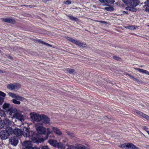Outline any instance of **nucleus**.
Returning a JSON list of instances; mask_svg holds the SVG:
<instances>
[{
  "label": "nucleus",
  "instance_id": "f257e3e1",
  "mask_svg": "<svg viewBox=\"0 0 149 149\" xmlns=\"http://www.w3.org/2000/svg\"><path fill=\"white\" fill-rule=\"evenodd\" d=\"M37 132H30L31 138L33 142L34 143H41L43 141V138H41L42 134L45 135L46 130V129L42 126H39L36 128Z\"/></svg>",
  "mask_w": 149,
  "mask_h": 149
},
{
  "label": "nucleus",
  "instance_id": "f03ea898",
  "mask_svg": "<svg viewBox=\"0 0 149 149\" xmlns=\"http://www.w3.org/2000/svg\"><path fill=\"white\" fill-rule=\"evenodd\" d=\"M12 131L13 134H14L17 136L23 135L24 137L31 138V134L29 129L26 127H24L22 129L16 128L13 130L12 129Z\"/></svg>",
  "mask_w": 149,
  "mask_h": 149
},
{
  "label": "nucleus",
  "instance_id": "7ed1b4c3",
  "mask_svg": "<svg viewBox=\"0 0 149 149\" xmlns=\"http://www.w3.org/2000/svg\"><path fill=\"white\" fill-rule=\"evenodd\" d=\"M12 128L10 127H7L4 130L0 131V137L3 140H6L8 137L9 135L13 134Z\"/></svg>",
  "mask_w": 149,
  "mask_h": 149
},
{
  "label": "nucleus",
  "instance_id": "20e7f679",
  "mask_svg": "<svg viewBox=\"0 0 149 149\" xmlns=\"http://www.w3.org/2000/svg\"><path fill=\"white\" fill-rule=\"evenodd\" d=\"M48 143L50 145L54 147L57 148L58 149H65V146L61 142L58 143L57 141L55 140L51 139L48 141Z\"/></svg>",
  "mask_w": 149,
  "mask_h": 149
},
{
  "label": "nucleus",
  "instance_id": "39448f33",
  "mask_svg": "<svg viewBox=\"0 0 149 149\" xmlns=\"http://www.w3.org/2000/svg\"><path fill=\"white\" fill-rule=\"evenodd\" d=\"M67 39L69 41L73 43L76 44L77 45L83 48H86V46L85 43H83L80 41L76 40L70 37H68Z\"/></svg>",
  "mask_w": 149,
  "mask_h": 149
},
{
  "label": "nucleus",
  "instance_id": "423d86ee",
  "mask_svg": "<svg viewBox=\"0 0 149 149\" xmlns=\"http://www.w3.org/2000/svg\"><path fill=\"white\" fill-rule=\"evenodd\" d=\"M7 88L12 90H17L20 87V84L19 83L10 84L7 86Z\"/></svg>",
  "mask_w": 149,
  "mask_h": 149
},
{
  "label": "nucleus",
  "instance_id": "0eeeda50",
  "mask_svg": "<svg viewBox=\"0 0 149 149\" xmlns=\"http://www.w3.org/2000/svg\"><path fill=\"white\" fill-rule=\"evenodd\" d=\"M30 116L32 120L37 122H40L42 120L41 114L39 115L36 113L35 114L31 113Z\"/></svg>",
  "mask_w": 149,
  "mask_h": 149
},
{
  "label": "nucleus",
  "instance_id": "6e6552de",
  "mask_svg": "<svg viewBox=\"0 0 149 149\" xmlns=\"http://www.w3.org/2000/svg\"><path fill=\"white\" fill-rule=\"evenodd\" d=\"M8 95L10 96L13 98L16 99L18 100L23 101L25 99L24 97L12 93H9Z\"/></svg>",
  "mask_w": 149,
  "mask_h": 149
},
{
  "label": "nucleus",
  "instance_id": "1a4fd4ad",
  "mask_svg": "<svg viewBox=\"0 0 149 149\" xmlns=\"http://www.w3.org/2000/svg\"><path fill=\"white\" fill-rule=\"evenodd\" d=\"M10 142L13 146H16L18 143V138L17 136H13L10 139Z\"/></svg>",
  "mask_w": 149,
  "mask_h": 149
},
{
  "label": "nucleus",
  "instance_id": "9d476101",
  "mask_svg": "<svg viewBox=\"0 0 149 149\" xmlns=\"http://www.w3.org/2000/svg\"><path fill=\"white\" fill-rule=\"evenodd\" d=\"M17 109L14 107H10L8 110L7 112L10 116H13V117L15 116V114L17 113Z\"/></svg>",
  "mask_w": 149,
  "mask_h": 149
},
{
  "label": "nucleus",
  "instance_id": "9b49d317",
  "mask_svg": "<svg viewBox=\"0 0 149 149\" xmlns=\"http://www.w3.org/2000/svg\"><path fill=\"white\" fill-rule=\"evenodd\" d=\"M42 121L43 123L46 124H49L50 121V118L44 114H41Z\"/></svg>",
  "mask_w": 149,
  "mask_h": 149
},
{
  "label": "nucleus",
  "instance_id": "f8f14e48",
  "mask_svg": "<svg viewBox=\"0 0 149 149\" xmlns=\"http://www.w3.org/2000/svg\"><path fill=\"white\" fill-rule=\"evenodd\" d=\"M23 145L25 146L23 149H32V146L31 142L28 141H24L23 143Z\"/></svg>",
  "mask_w": 149,
  "mask_h": 149
},
{
  "label": "nucleus",
  "instance_id": "ddd939ff",
  "mask_svg": "<svg viewBox=\"0 0 149 149\" xmlns=\"http://www.w3.org/2000/svg\"><path fill=\"white\" fill-rule=\"evenodd\" d=\"M136 113L138 115L145 118L146 119L149 120V116L144 114L143 113L138 110H136Z\"/></svg>",
  "mask_w": 149,
  "mask_h": 149
},
{
  "label": "nucleus",
  "instance_id": "4468645a",
  "mask_svg": "<svg viewBox=\"0 0 149 149\" xmlns=\"http://www.w3.org/2000/svg\"><path fill=\"white\" fill-rule=\"evenodd\" d=\"M13 118H16L17 119L22 121L24 119L23 115L20 113L17 112L13 117Z\"/></svg>",
  "mask_w": 149,
  "mask_h": 149
},
{
  "label": "nucleus",
  "instance_id": "2eb2a0df",
  "mask_svg": "<svg viewBox=\"0 0 149 149\" xmlns=\"http://www.w3.org/2000/svg\"><path fill=\"white\" fill-rule=\"evenodd\" d=\"M139 3V0H131L129 4L131 6L136 7L138 5Z\"/></svg>",
  "mask_w": 149,
  "mask_h": 149
},
{
  "label": "nucleus",
  "instance_id": "dca6fc26",
  "mask_svg": "<svg viewBox=\"0 0 149 149\" xmlns=\"http://www.w3.org/2000/svg\"><path fill=\"white\" fill-rule=\"evenodd\" d=\"M2 20L3 22L12 24H14L15 23V21L14 19L10 18H3Z\"/></svg>",
  "mask_w": 149,
  "mask_h": 149
},
{
  "label": "nucleus",
  "instance_id": "f3484780",
  "mask_svg": "<svg viewBox=\"0 0 149 149\" xmlns=\"http://www.w3.org/2000/svg\"><path fill=\"white\" fill-rule=\"evenodd\" d=\"M127 148L128 149H139V148L132 143H127Z\"/></svg>",
  "mask_w": 149,
  "mask_h": 149
},
{
  "label": "nucleus",
  "instance_id": "a211bd4d",
  "mask_svg": "<svg viewBox=\"0 0 149 149\" xmlns=\"http://www.w3.org/2000/svg\"><path fill=\"white\" fill-rule=\"evenodd\" d=\"M52 129L54 132L56 134L61 135L62 134V133L60 131V130L58 129L57 127H52Z\"/></svg>",
  "mask_w": 149,
  "mask_h": 149
},
{
  "label": "nucleus",
  "instance_id": "6ab92c4d",
  "mask_svg": "<svg viewBox=\"0 0 149 149\" xmlns=\"http://www.w3.org/2000/svg\"><path fill=\"white\" fill-rule=\"evenodd\" d=\"M67 16L71 20L76 22H80V20L78 18L70 15H67Z\"/></svg>",
  "mask_w": 149,
  "mask_h": 149
},
{
  "label": "nucleus",
  "instance_id": "aec40b11",
  "mask_svg": "<svg viewBox=\"0 0 149 149\" xmlns=\"http://www.w3.org/2000/svg\"><path fill=\"white\" fill-rule=\"evenodd\" d=\"M135 69L141 73H145L149 75V72L147 70H144L142 69L138 68H135Z\"/></svg>",
  "mask_w": 149,
  "mask_h": 149
},
{
  "label": "nucleus",
  "instance_id": "412c9836",
  "mask_svg": "<svg viewBox=\"0 0 149 149\" xmlns=\"http://www.w3.org/2000/svg\"><path fill=\"white\" fill-rule=\"evenodd\" d=\"M37 41L38 42L42 44H43L50 47H52V46L51 45L43 41H42L40 39L38 40Z\"/></svg>",
  "mask_w": 149,
  "mask_h": 149
},
{
  "label": "nucleus",
  "instance_id": "4be33fe9",
  "mask_svg": "<svg viewBox=\"0 0 149 149\" xmlns=\"http://www.w3.org/2000/svg\"><path fill=\"white\" fill-rule=\"evenodd\" d=\"M51 131L49 130V128H47V134L46 135H45V136L44 138H43V141L47 139V138L48 137Z\"/></svg>",
  "mask_w": 149,
  "mask_h": 149
},
{
  "label": "nucleus",
  "instance_id": "5701e85b",
  "mask_svg": "<svg viewBox=\"0 0 149 149\" xmlns=\"http://www.w3.org/2000/svg\"><path fill=\"white\" fill-rule=\"evenodd\" d=\"M104 9L109 11H112L114 10V8L111 6L110 7H106L104 8Z\"/></svg>",
  "mask_w": 149,
  "mask_h": 149
},
{
  "label": "nucleus",
  "instance_id": "b1692460",
  "mask_svg": "<svg viewBox=\"0 0 149 149\" xmlns=\"http://www.w3.org/2000/svg\"><path fill=\"white\" fill-rule=\"evenodd\" d=\"M5 125V122L4 120H0V129L3 128Z\"/></svg>",
  "mask_w": 149,
  "mask_h": 149
},
{
  "label": "nucleus",
  "instance_id": "393cba45",
  "mask_svg": "<svg viewBox=\"0 0 149 149\" xmlns=\"http://www.w3.org/2000/svg\"><path fill=\"white\" fill-rule=\"evenodd\" d=\"M18 100L17 99H13L12 100V102L15 104H17L19 105L20 104V102L19 101H18Z\"/></svg>",
  "mask_w": 149,
  "mask_h": 149
},
{
  "label": "nucleus",
  "instance_id": "a878e982",
  "mask_svg": "<svg viewBox=\"0 0 149 149\" xmlns=\"http://www.w3.org/2000/svg\"><path fill=\"white\" fill-rule=\"evenodd\" d=\"M10 106V104L7 103H5L3 105L2 107L4 109H6L8 108Z\"/></svg>",
  "mask_w": 149,
  "mask_h": 149
},
{
  "label": "nucleus",
  "instance_id": "bb28decb",
  "mask_svg": "<svg viewBox=\"0 0 149 149\" xmlns=\"http://www.w3.org/2000/svg\"><path fill=\"white\" fill-rule=\"evenodd\" d=\"M128 77L132 79L134 81H139L137 79L134 78V76H132V75H131V74H128Z\"/></svg>",
  "mask_w": 149,
  "mask_h": 149
},
{
  "label": "nucleus",
  "instance_id": "cd10ccee",
  "mask_svg": "<svg viewBox=\"0 0 149 149\" xmlns=\"http://www.w3.org/2000/svg\"><path fill=\"white\" fill-rule=\"evenodd\" d=\"M127 143H125L121 145H119L118 146L123 148H127Z\"/></svg>",
  "mask_w": 149,
  "mask_h": 149
},
{
  "label": "nucleus",
  "instance_id": "c85d7f7f",
  "mask_svg": "<svg viewBox=\"0 0 149 149\" xmlns=\"http://www.w3.org/2000/svg\"><path fill=\"white\" fill-rule=\"evenodd\" d=\"M66 70L67 72L70 74L72 73L75 71V70L73 69H67Z\"/></svg>",
  "mask_w": 149,
  "mask_h": 149
},
{
  "label": "nucleus",
  "instance_id": "c756f323",
  "mask_svg": "<svg viewBox=\"0 0 149 149\" xmlns=\"http://www.w3.org/2000/svg\"><path fill=\"white\" fill-rule=\"evenodd\" d=\"M5 122V125H9L10 123V120L8 118H6L5 119V120L4 121Z\"/></svg>",
  "mask_w": 149,
  "mask_h": 149
},
{
  "label": "nucleus",
  "instance_id": "7c9ffc66",
  "mask_svg": "<svg viewBox=\"0 0 149 149\" xmlns=\"http://www.w3.org/2000/svg\"><path fill=\"white\" fill-rule=\"evenodd\" d=\"M134 7H133L132 6L131 7H130V9H129L130 10V11L134 12H136L137 10L136 8H134Z\"/></svg>",
  "mask_w": 149,
  "mask_h": 149
},
{
  "label": "nucleus",
  "instance_id": "2f4dec72",
  "mask_svg": "<svg viewBox=\"0 0 149 149\" xmlns=\"http://www.w3.org/2000/svg\"><path fill=\"white\" fill-rule=\"evenodd\" d=\"M115 0H106V3L110 4H113L115 2Z\"/></svg>",
  "mask_w": 149,
  "mask_h": 149
},
{
  "label": "nucleus",
  "instance_id": "473e14b6",
  "mask_svg": "<svg viewBox=\"0 0 149 149\" xmlns=\"http://www.w3.org/2000/svg\"><path fill=\"white\" fill-rule=\"evenodd\" d=\"M0 116L1 117H5L6 114L3 111H0Z\"/></svg>",
  "mask_w": 149,
  "mask_h": 149
},
{
  "label": "nucleus",
  "instance_id": "72a5a7b5",
  "mask_svg": "<svg viewBox=\"0 0 149 149\" xmlns=\"http://www.w3.org/2000/svg\"><path fill=\"white\" fill-rule=\"evenodd\" d=\"M5 98L3 97H1L0 96V105L2 104L4 101Z\"/></svg>",
  "mask_w": 149,
  "mask_h": 149
},
{
  "label": "nucleus",
  "instance_id": "f704fd0d",
  "mask_svg": "<svg viewBox=\"0 0 149 149\" xmlns=\"http://www.w3.org/2000/svg\"><path fill=\"white\" fill-rule=\"evenodd\" d=\"M6 96V94L3 92L0 91V96H1V97H3L4 98Z\"/></svg>",
  "mask_w": 149,
  "mask_h": 149
},
{
  "label": "nucleus",
  "instance_id": "c9c22d12",
  "mask_svg": "<svg viewBox=\"0 0 149 149\" xmlns=\"http://www.w3.org/2000/svg\"><path fill=\"white\" fill-rule=\"evenodd\" d=\"M124 3L127 5L129 4L131 0H122Z\"/></svg>",
  "mask_w": 149,
  "mask_h": 149
},
{
  "label": "nucleus",
  "instance_id": "e433bc0d",
  "mask_svg": "<svg viewBox=\"0 0 149 149\" xmlns=\"http://www.w3.org/2000/svg\"><path fill=\"white\" fill-rule=\"evenodd\" d=\"M113 58L114 59L118 61L120 59H121L120 58L116 56H114L113 57Z\"/></svg>",
  "mask_w": 149,
  "mask_h": 149
},
{
  "label": "nucleus",
  "instance_id": "4c0bfd02",
  "mask_svg": "<svg viewBox=\"0 0 149 149\" xmlns=\"http://www.w3.org/2000/svg\"><path fill=\"white\" fill-rule=\"evenodd\" d=\"M144 3L146 5V6L149 7V0H147L146 1H145Z\"/></svg>",
  "mask_w": 149,
  "mask_h": 149
},
{
  "label": "nucleus",
  "instance_id": "58836bf2",
  "mask_svg": "<svg viewBox=\"0 0 149 149\" xmlns=\"http://www.w3.org/2000/svg\"><path fill=\"white\" fill-rule=\"evenodd\" d=\"M143 129L144 130L146 131L147 132V131H149L147 130L148 129V128L146 126H144L143 127Z\"/></svg>",
  "mask_w": 149,
  "mask_h": 149
},
{
  "label": "nucleus",
  "instance_id": "ea45409f",
  "mask_svg": "<svg viewBox=\"0 0 149 149\" xmlns=\"http://www.w3.org/2000/svg\"><path fill=\"white\" fill-rule=\"evenodd\" d=\"M129 29H136L135 27L134 26H129Z\"/></svg>",
  "mask_w": 149,
  "mask_h": 149
},
{
  "label": "nucleus",
  "instance_id": "a19ab883",
  "mask_svg": "<svg viewBox=\"0 0 149 149\" xmlns=\"http://www.w3.org/2000/svg\"><path fill=\"white\" fill-rule=\"evenodd\" d=\"M99 1L101 3H106V0H99Z\"/></svg>",
  "mask_w": 149,
  "mask_h": 149
},
{
  "label": "nucleus",
  "instance_id": "79ce46f5",
  "mask_svg": "<svg viewBox=\"0 0 149 149\" xmlns=\"http://www.w3.org/2000/svg\"><path fill=\"white\" fill-rule=\"evenodd\" d=\"M7 56L8 58L11 60H13V57L12 56H10V55H8Z\"/></svg>",
  "mask_w": 149,
  "mask_h": 149
},
{
  "label": "nucleus",
  "instance_id": "37998d69",
  "mask_svg": "<svg viewBox=\"0 0 149 149\" xmlns=\"http://www.w3.org/2000/svg\"><path fill=\"white\" fill-rule=\"evenodd\" d=\"M67 133L68 135L71 136H72V137L73 136V134L72 133H71L70 132H67Z\"/></svg>",
  "mask_w": 149,
  "mask_h": 149
},
{
  "label": "nucleus",
  "instance_id": "c03bdc74",
  "mask_svg": "<svg viewBox=\"0 0 149 149\" xmlns=\"http://www.w3.org/2000/svg\"><path fill=\"white\" fill-rule=\"evenodd\" d=\"M41 149H49L48 148V147L47 146H42L41 148Z\"/></svg>",
  "mask_w": 149,
  "mask_h": 149
},
{
  "label": "nucleus",
  "instance_id": "a18cd8bd",
  "mask_svg": "<svg viewBox=\"0 0 149 149\" xmlns=\"http://www.w3.org/2000/svg\"><path fill=\"white\" fill-rule=\"evenodd\" d=\"M65 3L69 5L71 4V1L69 0H67L66 1Z\"/></svg>",
  "mask_w": 149,
  "mask_h": 149
},
{
  "label": "nucleus",
  "instance_id": "49530a36",
  "mask_svg": "<svg viewBox=\"0 0 149 149\" xmlns=\"http://www.w3.org/2000/svg\"><path fill=\"white\" fill-rule=\"evenodd\" d=\"M145 11L147 12H149V8H147L145 9Z\"/></svg>",
  "mask_w": 149,
  "mask_h": 149
},
{
  "label": "nucleus",
  "instance_id": "de8ad7c7",
  "mask_svg": "<svg viewBox=\"0 0 149 149\" xmlns=\"http://www.w3.org/2000/svg\"><path fill=\"white\" fill-rule=\"evenodd\" d=\"M122 13L124 14H128V13L127 11H123Z\"/></svg>",
  "mask_w": 149,
  "mask_h": 149
},
{
  "label": "nucleus",
  "instance_id": "09e8293b",
  "mask_svg": "<svg viewBox=\"0 0 149 149\" xmlns=\"http://www.w3.org/2000/svg\"><path fill=\"white\" fill-rule=\"evenodd\" d=\"M130 6H127V7L125 8V9L126 10H129L130 11V10H129V9H130Z\"/></svg>",
  "mask_w": 149,
  "mask_h": 149
},
{
  "label": "nucleus",
  "instance_id": "8fccbe9b",
  "mask_svg": "<svg viewBox=\"0 0 149 149\" xmlns=\"http://www.w3.org/2000/svg\"><path fill=\"white\" fill-rule=\"evenodd\" d=\"M32 149H40V148L37 147H32Z\"/></svg>",
  "mask_w": 149,
  "mask_h": 149
},
{
  "label": "nucleus",
  "instance_id": "3c124183",
  "mask_svg": "<svg viewBox=\"0 0 149 149\" xmlns=\"http://www.w3.org/2000/svg\"><path fill=\"white\" fill-rule=\"evenodd\" d=\"M145 147L146 149H149V145H146Z\"/></svg>",
  "mask_w": 149,
  "mask_h": 149
},
{
  "label": "nucleus",
  "instance_id": "603ef678",
  "mask_svg": "<svg viewBox=\"0 0 149 149\" xmlns=\"http://www.w3.org/2000/svg\"><path fill=\"white\" fill-rule=\"evenodd\" d=\"M3 71L1 70H0V73H3Z\"/></svg>",
  "mask_w": 149,
  "mask_h": 149
},
{
  "label": "nucleus",
  "instance_id": "864d4df0",
  "mask_svg": "<svg viewBox=\"0 0 149 149\" xmlns=\"http://www.w3.org/2000/svg\"><path fill=\"white\" fill-rule=\"evenodd\" d=\"M101 23H105V22L104 21H101Z\"/></svg>",
  "mask_w": 149,
  "mask_h": 149
},
{
  "label": "nucleus",
  "instance_id": "5fc2aeb1",
  "mask_svg": "<svg viewBox=\"0 0 149 149\" xmlns=\"http://www.w3.org/2000/svg\"><path fill=\"white\" fill-rule=\"evenodd\" d=\"M146 6H146H146L145 5V6H143V8H145Z\"/></svg>",
  "mask_w": 149,
  "mask_h": 149
},
{
  "label": "nucleus",
  "instance_id": "6e6d98bb",
  "mask_svg": "<svg viewBox=\"0 0 149 149\" xmlns=\"http://www.w3.org/2000/svg\"><path fill=\"white\" fill-rule=\"evenodd\" d=\"M147 133L149 135V131H147Z\"/></svg>",
  "mask_w": 149,
  "mask_h": 149
},
{
  "label": "nucleus",
  "instance_id": "4d7b16f0",
  "mask_svg": "<svg viewBox=\"0 0 149 149\" xmlns=\"http://www.w3.org/2000/svg\"><path fill=\"white\" fill-rule=\"evenodd\" d=\"M1 50L0 49V53H1Z\"/></svg>",
  "mask_w": 149,
  "mask_h": 149
},
{
  "label": "nucleus",
  "instance_id": "13d9d810",
  "mask_svg": "<svg viewBox=\"0 0 149 149\" xmlns=\"http://www.w3.org/2000/svg\"><path fill=\"white\" fill-rule=\"evenodd\" d=\"M143 4V3H141V4Z\"/></svg>",
  "mask_w": 149,
  "mask_h": 149
},
{
  "label": "nucleus",
  "instance_id": "bf43d9fd",
  "mask_svg": "<svg viewBox=\"0 0 149 149\" xmlns=\"http://www.w3.org/2000/svg\"><path fill=\"white\" fill-rule=\"evenodd\" d=\"M105 5L108 6V5Z\"/></svg>",
  "mask_w": 149,
  "mask_h": 149
},
{
  "label": "nucleus",
  "instance_id": "052dcab7",
  "mask_svg": "<svg viewBox=\"0 0 149 149\" xmlns=\"http://www.w3.org/2000/svg\"><path fill=\"white\" fill-rule=\"evenodd\" d=\"M148 26H149V25H148Z\"/></svg>",
  "mask_w": 149,
  "mask_h": 149
}]
</instances>
